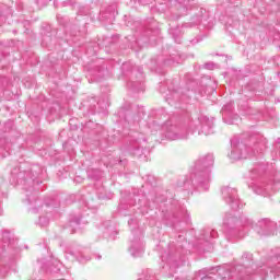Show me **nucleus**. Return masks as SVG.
Instances as JSON below:
<instances>
[{"label":"nucleus","mask_w":280,"mask_h":280,"mask_svg":"<svg viewBox=\"0 0 280 280\" xmlns=\"http://www.w3.org/2000/svg\"><path fill=\"white\" fill-rule=\"evenodd\" d=\"M39 224H40V226H47V224H49V218L39 217Z\"/></svg>","instance_id":"obj_18"},{"label":"nucleus","mask_w":280,"mask_h":280,"mask_svg":"<svg viewBox=\"0 0 280 280\" xmlns=\"http://www.w3.org/2000/svg\"><path fill=\"white\" fill-rule=\"evenodd\" d=\"M2 248H5V245H2Z\"/></svg>","instance_id":"obj_34"},{"label":"nucleus","mask_w":280,"mask_h":280,"mask_svg":"<svg viewBox=\"0 0 280 280\" xmlns=\"http://www.w3.org/2000/svg\"><path fill=\"white\" fill-rule=\"evenodd\" d=\"M210 236L215 240V237H218V232L215 230H210L209 232Z\"/></svg>","instance_id":"obj_23"},{"label":"nucleus","mask_w":280,"mask_h":280,"mask_svg":"<svg viewBox=\"0 0 280 280\" xmlns=\"http://www.w3.org/2000/svg\"><path fill=\"white\" fill-rule=\"evenodd\" d=\"M271 261H273V265H271V272H280V250L278 255L271 258ZM275 261H278V262L275 264Z\"/></svg>","instance_id":"obj_13"},{"label":"nucleus","mask_w":280,"mask_h":280,"mask_svg":"<svg viewBox=\"0 0 280 280\" xmlns=\"http://www.w3.org/2000/svg\"><path fill=\"white\" fill-rule=\"evenodd\" d=\"M2 242L3 244H8V246L14 244V238H12V234H10V232L4 231L2 233Z\"/></svg>","instance_id":"obj_15"},{"label":"nucleus","mask_w":280,"mask_h":280,"mask_svg":"<svg viewBox=\"0 0 280 280\" xmlns=\"http://www.w3.org/2000/svg\"><path fill=\"white\" fill-rule=\"evenodd\" d=\"M201 119V130L199 131V135H213V129H211L213 128V120H210L207 117H202Z\"/></svg>","instance_id":"obj_11"},{"label":"nucleus","mask_w":280,"mask_h":280,"mask_svg":"<svg viewBox=\"0 0 280 280\" xmlns=\"http://www.w3.org/2000/svg\"><path fill=\"white\" fill-rule=\"evenodd\" d=\"M12 185H22L25 189L28 205H33V213H38L43 209V201L38 199V191H34V177H32V170L27 164H20L11 171Z\"/></svg>","instance_id":"obj_1"},{"label":"nucleus","mask_w":280,"mask_h":280,"mask_svg":"<svg viewBox=\"0 0 280 280\" xmlns=\"http://www.w3.org/2000/svg\"><path fill=\"white\" fill-rule=\"evenodd\" d=\"M189 133H187V130H185L182 127H172L167 132L166 137L167 139H171V141H177L178 139H187Z\"/></svg>","instance_id":"obj_9"},{"label":"nucleus","mask_w":280,"mask_h":280,"mask_svg":"<svg viewBox=\"0 0 280 280\" xmlns=\"http://www.w3.org/2000/svg\"><path fill=\"white\" fill-rule=\"evenodd\" d=\"M98 73H102V70H98Z\"/></svg>","instance_id":"obj_32"},{"label":"nucleus","mask_w":280,"mask_h":280,"mask_svg":"<svg viewBox=\"0 0 280 280\" xmlns=\"http://www.w3.org/2000/svg\"><path fill=\"white\" fill-rule=\"evenodd\" d=\"M255 231L260 237H270V235L277 233V223L270 219H261L258 221Z\"/></svg>","instance_id":"obj_6"},{"label":"nucleus","mask_w":280,"mask_h":280,"mask_svg":"<svg viewBox=\"0 0 280 280\" xmlns=\"http://www.w3.org/2000/svg\"><path fill=\"white\" fill-rule=\"evenodd\" d=\"M205 69H209L210 71H213V69H215V63L213 62L205 63Z\"/></svg>","instance_id":"obj_21"},{"label":"nucleus","mask_w":280,"mask_h":280,"mask_svg":"<svg viewBox=\"0 0 280 280\" xmlns=\"http://www.w3.org/2000/svg\"><path fill=\"white\" fill-rule=\"evenodd\" d=\"M211 230H206L203 231V236L202 240H205L206 242H209V240H211V234L209 233Z\"/></svg>","instance_id":"obj_19"},{"label":"nucleus","mask_w":280,"mask_h":280,"mask_svg":"<svg viewBox=\"0 0 280 280\" xmlns=\"http://www.w3.org/2000/svg\"><path fill=\"white\" fill-rule=\"evenodd\" d=\"M72 233H75V230H72Z\"/></svg>","instance_id":"obj_33"},{"label":"nucleus","mask_w":280,"mask_h":280,"mask_svg":"<svg viewBox=\"0 0 280 280\" xmlns=\"http://www.w3.org/2000/svg\"><path fill=\"white\" fill-rule=\"evenodd\" d=\"M252 226L253 221L246 215H241L237 219L232 213H226L223 219V229L228 235L244 237Z\"/></svg>","instance_id":"obj_3"},{"label":"nucleus","mask_w":280,"mask_h":280,"mask_svg":"<svg viewBox=\"0 0 280 280\" xmlns=\"http://www.w3.org/2000/svg\"><path fill=\"white\" fill-rule=\"evenodd\" d=\"M5 23V16L0 15V25H3Z\"/></svg>","instance_id":"obj_24"},{"label":"nucleus","mask_w":280,"mask_h":280,"mask_svg":"<svg viewBox=\"0 0 280 280\" xmlns=\"http://www.w3.org/2000/svg\"><path fill=\"white\" fill-rule=\"evenodd\" d=\"M224 3H229L233 8H237L238 5L237 0H224Z\"/></svg>","instance_id":"obj_20"},{"label":"nucleus","mask_w":280,"mask_h":280,"mask_svg":"<svg viewBox=\"0 0 280 280\" xmlns=\"http://www.w3.org/2000/svg\"><path fill=\"white\" fill-rule=\"evenodd\" d=\"M254 191L258 196H270L271 191H279L280 189V183L279 182H273L270 184L266 183H258L254 185Z\"/></svg>","instance_id":"obj_7"},{"label":"nucleus","mask_w":280,"mask_h":280,"mask_svg":"<svg viewBox=\"0 0 280 280\" xmlns=\"http://www.w3.org/2000/svg\"><path fill=\"white\" fill-rule=\"evenodd\" d=\"M80 217H73L71 220H70V226L72 229H74V226H80Z\"/></svg>","instance_id":"obj_17"},{"label":"nucleus","mask_w":280,"mask_h":280,"mask_svg":"<svg viewBox=\"0 0 280 280\" xmlns=\"http://www.w3.org/2000/svg\"><path fill=\"white\" fill-rule=\"evenodd\" d=\"M129 252L131 253L132 257H141V255H143V242H141L140 237L131 241Z\"/></svg>","instance_id":"obj_10"},{"label":"nucleus","mask_w":280,"mask_h":280,"mask_svg":"<svg viewBox=\"0 0 280 280\" xmlns=\"http://www.w3.org/2000/svg\"><path fill=\"white\" fill-rule=\"evenodd\" d=\"M190 43H191V45H196V44L200 43V39L196 38V39L190 40Z\"/></svg>","instance_id":"obj_26"},{"label":"nucleus","mask_w":280,"mask_h":280,"mask_svg":"<svg viewBox=\"0 0 280 280\" xmlns=\"http://www.w3.org/2000/svg\"><path fill=\"white\" fill-rule=\"evenodd\" d=\"M132 89L133 91H141V89L137 88V82L132 83Z\"/></svg>","instance_id":"obj_25"},{"label":"nucleus","mask_w":280,"mask_h":280,"mask_svg":"<svg viewBox=\"0 0 280 280\" xmlns=\"http://www.w3.org/2000/svg\"><path fill=\"white\" fill-rule=\"evenodd\" d=\"M242 264L244 266V269L242 271V267L237 266L235 270L240 272V279H244L245 275H253V270L255 268V265H253V254L250 253H244L242 256Z\"/></svg>","instance_id":"obj_8"},{"label":"nucleus","mask_w":280,"mask_h":280,"mask_svg":"<svg viewBox=\"0 0 280 280\" xmlns=\"http://www.w3.org/2000/svg\"><path fill=\"white\" fill-rule=\"evenodd\" d=\"M200 23H202V11H200V15L194 16L191 21L192 25H200Z\"/></svg>","instance_id":"obj_16"},{"label":"nucleus","mask_w":280,"mask_h":280,"mask_svg":"<svg viewBox=\"0 0 280 280\" xmlns=\"http://www.w3.org/2000/svg\"><path fill=\"white\" fill-rule=\"evenodd\" d=\"M253 174H257V168L252 170Z\"/></svg>","instance_id":"obj_29"},{"label":"nucleus","mask_w":280,"mask_h":280,"mask_svg":"<svg viewBox=\"0 0 280 280\" xmlns=\"http://www.w3.org/2000/svg\"><path fill=\"white\" fill-rule=\"evenodd\" d=\"M138 72L140 73V75H142V73H143V68H139V69H138Z\"/></svg>","instance_id":"obj_28"},{"label":"nucleus","mask_w":280,"mask_h":280,"mask_svg":"<svg viewBox=\"0 0 280 280\" xmlns=\"http://www.w3.org/2000/svg\"><path fill=\"white\" fill-rule=\"evenodd\" d=\"M170 34L173 36L175 43L180 45L183 43V26H176L170 28Z\"/></svg>","instance_id":"obj_12"},{"label":"nucleus","mask_w":280,"mask_h":280,"mask_svg":"<svg viewBox=\"0 0 280 280\" xmlns=\"http://www.w3.org/2000/svg\"><path fill=\"white\" fill-rule=\"evenodd\" d=\"M231 148L230 159L233 161L248 159L249 156H255V152H264L266 150V138L260 135L252 136L248 143L240 142V138H233L231 140Z\"/></svg>","instance_id":"obj_2"},{"label":"nucleus","mask_w":280,"mask_h":280,"mask_svg":"<svg viewBox=\"0 0 280 280\" xmlns=\"http://www.w3.org/2000/svg\"><path fill=\"white\" fill-rule=\"evenodd\" d=\"M206 278H207V275L202 273V271H199L198 275L196 276L197 280H202V279H206Z\"/></svg>","instance_id":"obj_22"},{"label":"nucleus","mask_w":280,"mask_h":280,"mask_svg":"<svg viewBox=\"0 0 280 280\" xmlns=\"http://www.w3.org/2000/svg\"><path fill=\"white\" fill-rule=\"evenodd\" d=\"M174 62H176L177 65H180V55L175 54V55H172L170 59L164 60V65L166 66L174 65Z\"/></svg>","instance_id":"obj_14"},{"label":"nucleus","mask_w":280,"mask_h":280,"mask_svg":"<svg viewBox=\"0 0 280 280\" xmlns=\"http://www.w3.org/2000/svg\"><path fill=\"white\" fill-rule=\"evenodd\" d=\"M221 194L224 202H226V205H229L234 211L244 207V205H242V200H240L236 188L224 186L221 188Z\"/></svg>","instance_id":"obj_5"},{"label":"nucleus","mask_w":280,"mask_h":280,"mask_svg":"<svg viewBox=\"0 0 280 280\" xmlns=\"http://www.w3.org/2000/svg\"><path fill=\"white\" fill-rule=\"evenodd\" d=\"M213 163V154L203 155L195 162L196 183H198L199 187H202L205 191L209 190V183L211 182V167Z\"/></svg>","instance_id":"obj_4"},{"label":"nucleus","mask_w":280,"mask_h":280,"mask_svg":"<svg viewBox=\"0 0 280 280\" xmlns=\"http://www.w3.org/2000/svg\"><path fill=\"white\" fill-rule=\"evenodd\" d=\"M97 258H98V259H102V256H98Z\"/></svg>","instance_id":"obj_31"},{"label":"nucleus","mask_w":280,"mask_h":280,"mask_svg":"<svg viewBox=\"0 0 280 280\" xmlns=\"http://www.w3.org/2000/svg\"><path fill=\"white\" fill-rule=\"evenodd\" d=\"M226 109H231V105H225V106L223 107V110H226Z\"/></svg>","instance_id":"obj_27"},{"label":"nucleus","mask_w":280,"mask_h":280,"mask_svg":"<svg viewBox=\"0 0 280 280\" xmlns=\"http://www.w3.org/2000/svg\"><path fill=\"white\" fill-rule=\"evenodd\" d=\"M2 214H3V210L0 209V215H2Z\"/></svg>","instance_id":"obj_30"}]
</instances>
